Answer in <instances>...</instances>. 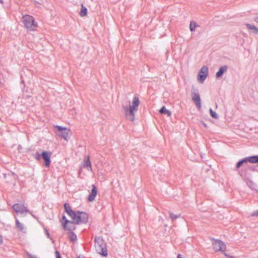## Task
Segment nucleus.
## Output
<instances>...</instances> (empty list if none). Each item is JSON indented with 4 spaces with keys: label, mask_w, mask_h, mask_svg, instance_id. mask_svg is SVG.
Here are the masks:
<instances>
[{
    "label": "nucleus",
    "mask_w": 258,
    "mask_h": 258,
    "mask_svg": "<svg viewBox=\"0 0 258 258\" xmlns=\"http://www.w3.org/2000/svg\"><path fill=\"white\" fill-rule=\"evenodd\" d=\"M83 167L87 168V169L89 171L92 170L91 163L89 157H87V158L84 161L83 164Z\"/></svg>",
    "instance_id": "nucleus-13"
},
{
    "label": "nucleus",
    "mask_w": 258,
    "mask_h": 258,
    "mask_svg": "<svg viewBox=\"0 0 258 258\" xmlns=\"http://www.w3.org/2000/svg\"><path fill=\"white\" fill-rule=\"evenodd\" d=\"M16 227L19 229L21 231H22L24 233L26 232V230L24 226V225L20 223L18 219L16 220Z\"/></svg>",
    "instance_id": "nucleus-14"
},
{
    "label": "nucleus",
    "mask_w": 258,
    "mask_h": 258,
    "mask_svg": "<svg viewBox=\"0 0 258 258\" xmlns=\"http://www.w3.org/2000/svg\"><path fill=\"white\" fill-rule=\"evenodd\" d=\"M55 256H56V258H61L60 253H59V252L58 251H55Z\"/></svg>",
    "instance_id": "nucleus-25"
},
{
    "label": "nucleus",
    "mask_w": 258,
    "mask_h": 258,
    "mask_svg": "<svg viewBox=\"0 0 258 258\" xmlns=\"http://www.w3.org/2000/svg\"><path fill=\"white\" fill-rule=\"evenodd\" d=\"M3 238H0V244H2L3 243Z\"/></svg>",
    "instance_id": "nucleus-30"
},
{
    "label": "nucleus",
    "mask_w": 258,
    "mask_h": 258,
    "mask_svg": "<svg viewBox=\"0 0 258 258\" xmlns=\"http://www.w3.org/2000/svg\"><path fill=\"white\" fill-rule=\"evenodd\" d=\"M42 157L44 160V164L46 167H48V152L44 151L40 154L37 152L36 154V158L39 160L41 157Z\"/></svg>",
    "instance_id": "nucleus-10"
},
{
    "label": "nucleus",
    "mask_w": 258,
    "mask_h": 258,
    "mask_svg": "<svg viewBox=\"0 0 258 258\" xmlns=\"http://www.w3.org/2000/svg\"><path fill=\"white\" fill-rule=\"evenodd\" d=\"M254 21L256 23H258V15H256V16L254 18Z\"/></svg>",
    "instance_id": "nucleus-27"
},
{
    "label": "nucleus",
    "mask_w": 258,
    "mask_h": 258,
    "mask_svg": "<svg viewBox=\"0 0 258 258\" xmlns=\"http://www.w3.org/2000/svg\"><path fill=\"white\" fill-rule=\"evenodd\" d=\"M210 112L211 115L213 118H217L218 117L217 114L212 109H210Z\"/></svg>",
    "instance_id": "nucleus-23"
},
{
    "label": "nucleus",
    "mask_w": 258,
    "mask_h": 258,
    "mask_svg": "<svg viewBox=\"0 0 258 258\" xmlns=\"http://www.w3.org/2000/svg\"><path fill=\"white\" fill-rule=\"evenodd\" d=\"M97 194V189L95 185H92L91 192L88 196V201L89 202H93L95 200Z\"/></svg>",
    "instance_id": "nucleus-11"
},
{
    "label": "nucleus",
    "mask_w": 258,
    "mask_h": 258,
    "mask_svg": "<svg viewBox=\"0 0 258 258\" xmlns=\"http://www.w3.org/2000/svg\"><path fill=\"white\" fill-rule=\"evenodd\" d=\"M64 210L66 213L76 223L80 224L86 223L88 221V215L85 212H74L69 204L66 203L64 205Z\"/></svg>",
    "instance_id": "nucleus-2"
},
{
    "label": "nucleus",
    "mask_w": 258,
    "mask_h": 258,
    "mask_svg": "<svg viewBox=\"0 0 258 258\" xmlns=\"http://www.w3.org/2000/svg\"><path fill=\"white\" fill-rule=\"evenodd\" d=\"M54 132L55 134L60 137L63 138L64 140H67L69 137V135L71 134V130L66 127H62L60 126H54Z\"/></svg>",
    "instance_id": "nucleus-6"
},
{
    "label": "nucleus",
    "mask_w": 258,
    "mask_h": 258,
    "mask_svg": "<svg viewBox=\"0 0 258 258\" xmlns=\"http://www.w3.org/2000/svg\"><path fill=\"white\" fill-rule=\"evenodd\" d=\"M3 238L2 236L0 234V238Z\"/></svg>",
    "instance_id": "nucleus-32"
},
{
    "label": "nucleus",
    "mask_w": 258,
    "mask_h": 258,
    "mask_svg": "<svg viewBox=\"0 0 258 258\" xmlns=\"http://www.w3.org/2000/svg\"><path fill=\"white\" fill-rule=\"evenodd\" d=\"M247 161L252 163H255L258 162V156H253L249 157L247 159Z\"/></svg>",
    "instance_id": "nucleus-19"
},
{
    "label": "nucleus",
    "mask_w": 258,
    "mask_h": 258,
    "mask_svg": "<svg viewBox=\"0 0 258 258\" xmlns=\"http://www.w3.org/2000/svg\"><path fill=\"white\" fill-rule=\"evenodd\" d=\"M177 258H183L180 254L177 255Z\"/></svg>",
    "instance_id": "nucleus-29"
},
{
    "label": "nucleus",
    "mask_w": 258,
    "mask_h": 258,
    "mask_svg": "<svg viewBox=\"0 0 258 258\" xmlns=\"http://www.w3.org/2000/svg\"><path fill=\"white\" fill-rule=\"evenodd\" d=\"M211 240L212 248L215 252H220L229 258H233V256H229L225 253L226 246L223 241L215 238H211Z\"/></svg>",
    "instance_id": "nucleus-3"
},
{
    "label": "nucleus",
    "mask_w": 258,
    "mask_h": 258,
    "mask_svg": "<svg viewBox=\"0 0 258 258\" xmlns=\"http://www.w3.org/2000/svg\"><path fill=\"white\" fill-rule=\"evenodd\" d=\"M252 216L258 217V210H256L253 212V213L252 214Z\"/></svg>",
    "instance_id": "nucleus-26"
},
{
    "label": "nucleus",
    "mask_w": 258,
    "mask_h": 258,
    "mask_svg": "<svg viewBox=\"0 0 258 258\" xmlns=\"http://www.w3.org/2000/svg\"><path fill=\"white\" fill-rule=\"evenodd\" d=\"M0 3L3 4L4 2L3 0H0Z\"/></svg>",
    "instance_id": "nucleus-31"
},
{
    "label": "nucleus",
    "mask_w": 258,
    "mask_h": 258,
    "mask_svg": "<svg viewBox=\"0 0 258 258\" xmlns=\"http://www.w3.org/2000/svg\"><path fill=\"white\" fill-rule=\"evenodd\" d=\"M88 13V11L87 8L83 6V5H81V10L80 12V16L81 17H84L87 16Z\"/></svg>",
    "instance_id": "nucleus-17"
},
{
    "label": "nucleus",
    "mask_w": 258,
    "mask_h": 258,
    "mask_svg": "<svg viewBox=\"0 0 258 258\" xmlns=\"http://www.w3.org/2000/svg\"><path fill=\"white\" fill-rule=\"evenodd\" d=\"M246 26L248 29L250 30L254 33H255V34L258 33V28L254 25L247 24H246Z\"/></svg>",
    "instance_id": "nucleus-16"
},
{
    "label": "nucleus",
    "mask_w": 258,
    "mask_h": 258,
    "mask_svg": "<svg viewBox=\"0 0 258 258\" xmlns=\"http://www.w3.org/2000/svg\"><path fill=\"white\" fill-rule=\"evenodd\" d=\"M159 112L161 114H166L168 116H170L171 112L170 111L167 110L165 106H163L159 110Z\"/></svg>",
    "instance_id": "nucleus-18"
},
{
    "label": "nucleus",
    "mask_w": 258,
    "mask_h": 258,
    "mask_svg": "<svg viewBox=\"0 0 258 258\" xmlns=\"http://www.w3.org/2000/svg\"><path fill=\"white\" fill-rule=\"evenodd\" d=\"M140 103L139 98L135 96L132 100L129 101L128 106L123 107L125 117L127 119L131 121L135 119V114L138 109Z\"/></svg>",
    "instance_id": "nucleus-1"
},
{
    "label": "nucleus",
    "mask_w": 258,
    "mask_h": 258,
    "mask_svg": "<svg viewBox=\"0 0 258 258\" xmlns=\"http://www.w3.org/2000/svg\"><path fill=\"white\" fill-rule=\"evenodd\" d=\"M227 67L226 66H223L220 68L219 71L216 73V77L219 78L221 77L224 72L227 71Z\"/></svg>",
    "instance_id": "nucleus-15"
},
{
    "label": "nucleus",
    "mask_w": 258,
    "mask_h": 258,
    "mask_svg": "<svg viewBox=\"0 0 258 258\" xmlns=\"http://www.w3.org/2000/svg\"><path fill=\"white\" fill-rule=\"evenodd\" d=\"M95 247L96 251L103 256H106L107 255V252L106 247V244L101 239L98 238L95 240Z\"/></svg>",
    "instance_id": "nucleus-4"
},
{
    "label": "nucleus",
    "mask_w": 258,
    "mask_h": 258,
    "mask_svg": "<svg viewBox=\"0 0 258 258\" xmlns=\"http://www.w3.org/2000/svg\"><path fill=\"white\" fill-rule=\"evenodd\" d=\"M192 99L196 104L198 109H200L201 108V98L199 94L194 93L192 94Z\"/></svg>",
    "instance_id": "nucleus-12"
},
{
    "label": "nucleus",
    "mask_w": 258,
    "mask_h": 258,
    "mask_svg": "<svg viewBox=\"0 0 258 258\" xmlns=\"http://www.w3.org/2000/svg\"><path fill=\"white\" fill-rule=\"evenodd\" d=\"M208 74V68L206 66H203L200 70L198 76V79L201 82L203 83L207 78Z\"/></svg>",
    "instance_id": "nucleus-8"
},
{
    "label": "nucleus",
    "mask_w": 258,
    "mask_h": 258,
    "mask_svg": "<svg viewBox=\"0 0 258 258\" xmlns=\"http://www.w3.org/2000/svg\"><path fill=\"white\" fill-rule=\"evenodd\" d=\"M23 22L25 27L29 30H34L37 26L33 17L30 15H26L23 16Z\"/></svg>",
    "instance_id": "nucleus-5"
},
{
    "label": "nucleus",
    "mask_w": 258,
    "mask_h": 258,
    "mask_svg": "<svg viewBox=\"0 0 258 258\" xmlns=\"http://www.w3.org/2000/svg\"><path fill=\"white\" fill-rule=\"evenodd\" d=\"M13 210L17 213H23L24 212H29L24 205L21 204H15L13 207Z\"/></svg>",
    "instance_id": "nucleus-9"
},
{
    "label": "nucleus",
    "mask_w": 258,
    "mask_h": 258,
    "mask_svg": "<svg viewBox=\"0 0 258 258\" xmlns=\"http://www.w3.org/2000/svg\"><path fill=\"white\" fill-rule=\"evenodd\" d=\"M45 231L46 235L48 237V230L47 229L45 228Z\"/></svg>",
    "instance_id": "nucleus-28"
},
{
    "label": "nucleus",
    "mask_w": 258,
    "mask_h": 258,
    "mask_svg": "<svg viewBox=\"0 0 258 258\" xmlns=\"http://www.w3.org/2000/svg\"><path fill=\"white\" fill-rule=\"evenodd\" d=\"M247 162V159H244L241 161H239L237 163V165H236V168H239L242 165L243 163H245V162Z\"/></svg>",
    "instance_id": "nucleus-21"
},
{
    "label": "nucleus",
    "mask_w": 258,
    "mask_h": 258,
    "mask_svg": "<svg viewBox=\"0 0 258 258\" xmlns=\"http://www.w3.org/2000/svg\"><path fill=\"white\" fill-rule=\"evenodd\" d=\"M69 237L72 241H75L77 239V236L73 233H70Z\"/></svg>",
    "instance_id": "nucleus-22"
},
{
    "label": "nucleus",
    "mask_w": 258,
    "mask_h": 258,
    "mask_svg": "<svg viewBox=\"0 0 258 258\" xmlns=\"http://www.w3.org/2000/svg\"><path fill=\"white\" fill-rule=\"evenodd\" d=\"M257 192H258V190H257Z\"/></svg>",
    "instance_id": "nucleus-33"
},
{
    "label": "nucleus",
    "mask_w": 258,
    "mask_h": 258,
    "mask_svg": "<svg viewBox=\"0 0 258 258\" xmlns=\"http://www.w3.org/2000/svg\"><path fill=\"white\" fill-rule=\"evenodd\" d=\"M27 255L28 258H37L35 255H33L32 254L28 252L27 253Z\"/></svg>",
    "instance_id": "nucleus-24"
},
{
    "label": "nucleus",
    "mask_w": 258,
    "mask_h": 258,
    "mask_svg": "<svg viewBox=\"0 0 258 258\" xmlns=\"http://www.w3.org/2000/svg\"><path fill=\"white\" fill-rule=\"evenodd\" d=\"M61 223L66 230L72 231L75 229V222L68 220L64 216H63L61 220Z\"/></svg>",
    "instance_id": "nucleus-7"
},
{
    "label": "nucleus",
    "mask_w": 258,
    "mask_h": 258,
    "mask_svg": "<svg viewBox=\"0 0 258 258\" xmlns=\"http://www.w3.org/2000/svg\"><path fill=\"white\" fill-rule=\"evenodd\" d=\"M198 27L196 23L194 21H191L190 23L189 29L191 31L195 30L196 27Z\"/></svg>",
    "instance_id": "nucleus-20"
}]
</instances>
